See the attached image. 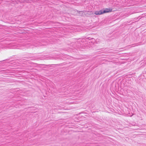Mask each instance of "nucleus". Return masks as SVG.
Returning <instances> with one entry per match:
<instances>
[{
	"label": "nucleus",
	"instance_id": "nucleus-6",
	"mask_svg": "<svg viewBox=\"0 0 146 146\" xmlns=\"http://www.w3.org/2000/svg\"><path fill=\"white\" fill-rule=\"evenodd\" d=\"M4 61V60H3V61H1H1Z\"/></svg>",
	"mask_w": 146,
	"mask_h": 146
},
{
	"label": "nucleus",
	"instance_id": "nucleus-3",
	"mask_svg": "<svg viewBox=\"0 0 146 146\" xmlns=\"http://www.w3.org/2000/svg\"><path fill=\"white\" fill-rule=\"evenodd\" d=\"M92 43L93 42V43H94V41H95V39L93 38H92Z\"/></svg>",
	"mask_w": 146,
	"mask_h": 146
},
{
	"label": "nucleus",
	"instance_id": "nucleus-1",
	"mask_svg": "<svg viewBox=\"0 0 146 146\" xmlns=\"http://www.w3.org/2000/svg\"><path fill=\"white\" fill-rule=\"evenodd\" d=\"M104 13L111 12L112 11V9L111 8H106L104 10H103Z\"/></svg>",
	"mask_w": 146,
	"mask_h": 146
},
{
	"label": "nucleus",
	"instance_id": "nucleus-4",
	"mask_svg": "<svg viewBox=\"0 0 146 146\" xmlns=\"http://www.w3.org/2000/svg\"><path fill=\"white\" fill-rule=\"evenodd\" d=\"M97 2L96 1H95L94 2H93V3L95 5H97Z\"/></svg>",
	"mask_w": 146,
	"mask_h": 146
},
{
	"label": "nucleus",
	"instance_id": "nucleus-2",
	"mask_svg": "<svg viewBox=\"0 0 146 146\" xmlns=\"http://www.w3.org/2000/svg\"><path fill=\"white\" fill-rule=\"evenodd\" d=\"M103 12V10H100L99 11H96L94 13H95V14L96 15H101V14H102L104 13Z\"/></svg>",
	"mask_w": 146,
	"mask_h": 146
},
{
	"label": "nucleus",
	"instance_id": "nucleus-5",
	"mask_svg": "<svg viewBox=\"0 0 146 146\" xmlns=\"http://www.w3.org/2000/svg\"><path fill=\"white\" fill-rule=\"evenodd\" d=\"M96 0H92V1H96Z\"/></svg>",
	"mask_w": 146,
	"mask_h": 146
}]
</instances>
